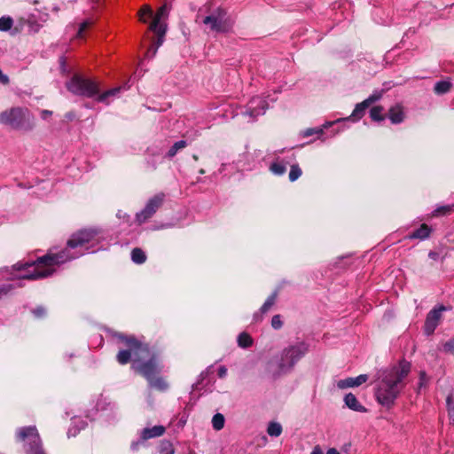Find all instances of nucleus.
Instances as JSON below:
<instances>
[{"label": "nucleus", "instance_id": "obj_25", "mask_svg": "<svg viewBox=\"0 0 454 454\" xmlns=\"http://www.w3.org/2000/svg\"><path fill=\"white\" fill-rule=\"evenodd\" d=\"M13 20L10 16H3L0 18V31L8 32L12 30Z\"/></svg>", "mask_w": 454, "mask_h": 454}, {"label": "nucleus", "instance_id": "obj_36", "mask_svg": "<svg viewBox=\"0 0 454 454\" xmlns=\"http://www.w3.org/2000/svg\"><path fill=\"white\" fill-rule=\"evenodd\" d=\"M93 23V20H90V19H88L86 20H84L82 23H81L80 25V27H79V30L77 32V37H82V33L83 31L89 27L90 26H91Z\"/></svg>", "mask_w": 454, "mask_h": 454}, {"label": "nucleus", "instance_id": "obj_37", "mask_svg": "<svg viewBox=\"0 0 454 454\" xmlns=\"http://www.w3.org/2000/svg\"><path fill=\"white\" fill-rule=\"evenodd\" d=\"M271 326L276 330L280 329L283 326V321L279 315H275L272 317Z\"/></svg>", "mask_w": 454, "mask_h": 454}, {"label": "nucleus", "instance_id": "obj_58", "mask_svg": "<svg viewBox=\"0 0 454 454\" xmlns=\"http://www.w3.org/2000/svg\"><path fill=\"white\" fill-rule=\"evenodd\" d=\"M85 427V423L82 422L81 428H83Z\"/></svg>", "mask_w": 454, "mask_h": 454}, {"label": "nucleus", "instance_id": "obj_55", "mask_svg": "<svg viewBox=\"0 0 454 454\" xmlns=\"http://www.w3.org/2000/svg\"><path fill=\"white\" fill-rule=\"evenodd\" d=\"M72 430H73L72 428H70L68 430V432H67L68 436H71V435L74 436L75 435L76 432L72 433Z\"/></svg>", "mask_w": 454, "mask_h": 454}, {"label": "nucleus", "instance_id": "obj_48", "mask_svg": "<svg viewBox=\"0 0 454 454\" xmlns=\"http://www.w3.org/2000/svg\"><path fill=\"white\" fill-rule=\"evenodd\" d=\"M310 454H324L321 447L319 445H317L313 448Z\"/></svg>", "mask_w": 454, "mask_h": 454}, {"label": "nucleus", "instance_id": "obj_19", "mask_svg": "<svg viewBox=\"0 0 454 454\" xmlns=\"http://www.w3.org/2000/svg\"><path fill=\"white\" fill-rule=\"evenodd\" d=\"M430 232L431 229L427 224L423 223L418 230L409 235V239H419L423 240L429 237Z\"/></svg>", "mask_w": 454, "mask_h": 454}, {"label": "nucleus", "instance_id": "obj_47", "mask_svg": "<svg viewBox=\"0 0 454 454\" xmlns=\"http://www.w3.org/2000/svg\"><path fill=\"white\" fill-rule=\"evenodd\" d=\"M52 114V112L50 110H43L41 111V117L45 120Z\"/></svg>", "mask_w": 454, "mask_h": 454}, {"label": "nucleus", "instance_id": "obj_3", "mask_svg": "<svg viewBox=\"0 0 454 454\" xmlns=\"http://www.w3.org/2000/svg\"><path fill=\"white\" fill-rule=\"evenodd\" d=\"M411 363L402 360L378 372L375 397L382 406L390 408L405 386V380L411 372Z\"/></svg>", "mask_w": 454, "mask_h": 454}, {"label": "nucleus", "instance_id": "obj_14", "mask_svg": "<svg viewBox=\"0 0 454 454\" xmlns=\"http://www.w3.org/2000/svg\"><path fill=\"white\" fill-rule=\"evenodd\" d=\"M166 431V428L163 426H154L153 427H145L140 432V439L142 442L146 440L160 437Z\"/></svg>", "mask_w": 454, "mask_h": 454}, {"label": "nucleus", "instance_id": "obj_50", "mask_svg": "<svg viewBox=\"0 0 454 454\" xmlns=\"http://www.w3.org/2000/svg\"><path fill=\"white\" fill-rule=\"evenodd\" d=\"M428 256H429V258H431L433 260H437L439 257V254L436 252L431 251V252H429Z\"/></svg>", "mask_w": 454, "mask_h": 454}, {"label": "nucleus", "instance_id": "obj_4", "mask_svg": "<svg viewBox=\"0 0 454 454\" xmlns=\"http://www.w3.org/2000/svg\"><path fill=\"white\" fill-rule=\"evenodd\" d=\"M308 351L309 345L304 341L291 344L267 363L266 372L273 379L286 375L294 370Z\"/></svg>", "mask_w": 454, "mask_h": 454}, {"label": "nucleus", "instance_id": "obj_5", "mask_svg": "<svg viewBox=\"0 0 454 454\" xmlns=\"http://www.w3.org/2000/svg\"><path fill=\"white\" fill-rule=\"evenodd\" d=\"M66 87L69 92L76 96L85 98H93L97 96V101L109 105L111 98L118 97L121 88L116 87L99 93V83L92 79L85 78L79 74H74L67 83Z\"/></svg>", "mask_w": 454, "mask_h": 454}, {"label": "nucleus", "instance_id": "obj_11", "mask_svg": "<svg viewBox=\"0 0 454 454\" xmlns=\"http://www.w3.org/2000/svg\"><path fill=\"white\" fill-rule=\"evenodd\" d=\"M445 309V307L441 306L438 309H432L427 314L424 326L425 333L427 335H430L434 332L442 317V312L444 311Z\"/></svg>", "mask_w": 454, "mask_h": 454}, {"label": "nucleus", "instance_id": "obj_41", "mask_svg": "<svg viewBox=\"0 0 454 454\" xmlns=\"http://www.w3.org/2000/svg\"><path fill=\"white\" fill-rule=\"evenodd\" d=\"M444 349L448 352L454 353V339L445 343Z\"/></svg>", "mask_w": 454, "mask_h": 454}, {"label": "nucleus", "instance_id": "obj_30", "mask_svg": "<svg viewBox=\"0 0 454 454\" xmlns=\"http://www.w3.org/2000/svg\"><path fill=\"white\" fill-rule=\"evenodd\" d=\"M185 146H186V142L184 140H179V141L176 142L168 150V154H167L168 157H169V158L174 157L179 150L184 149Z\"/></svg>", "mask_w": 454, "mask_h": 454}, {"label": "nucleus", "instance_id": "obj_8", "mask_svg": "<svg viewBox=\"0 0 454 454\" xmlns=\"http://www.w3.org/2000/svg\"><path fill=\"white\" fill-rule=\"evenodd\" d=\"M49 15L46 12H41L35 10V12L29 13L27 17H21L18 20L19 27H15L11 31L12 35L18 34L23 27H27V32L29 34H36L43 27L48 20Z\"/></svg>", "mask_w": 454, "mask_h": 454}, {"label": "nucleus", "instance_id": "obj_52", "mask_svg": "<svg viewBox=\"0 0 454 454\" xmlns=\"http://www.w3.org/2000/svg\"><path fill=\"white\" fill-rule=\"evenodd\" d=\"M326 454H340V452L335 448H330Z\"/></svg>", "mask_w": 454, "mask_h": 454}, {"label": "nucleus", "instance_id": "obj_6", "mask_svg": "<svg viewBox=\"0 0 454 454\" xmlns=\"http://www.w3.org/2000/svg\"><path fill=\"white\" fill-rule=\"evenodd\" d=\"M0 123L23 132H29L35 127L33 114L28 108L22 106H12L1 112Z\"/></svg>", "mask_w": 454, "mask_h": 454}, {"label": "nucleus", "instance_id": "obj_45", "mask_svg": "<svg viewBox=\"0 0 454 454\" xmlns=\"http://www.w3.org/2000/svg\"><path fill=\"white\" fill-rule=\"evenodd\" d=\"M341 121H344L343 119H338L334 121H326L325 124H323L320 128H324V130L330 128L331 126H333L334 123L336 122H340Z\"/></svg>", "mask_w": 454, "mask_h": 454}, {"label": "nucleus", "instance_id": "obj_38", "mask_svg": "<svg viewBox=\"0 0 454 454\" xmlns=\"http://www.w3.org/2000/svg\"><path fill=\"white\" fill-rule=\"evenodd\" d=\"M152 10L151 8L148 6V5H145L141 10H140V12H139V16H140V20L143 21V22H145L146 20L143 18V16L145 14H148L149 16L152 15Z\"/></svg>", "mask_w": 454, "mask_h": 454}, {"label": "nucleus", "instance_id": "obj_49", "mask_svg": "<svg viewBox=\"0 0 454 454\" xmlns=\"http://www.w3.org/2000/svg\"><path fill=\"white\" fill-rule=\"evenodd\" d=\"M262 315H263V314H262V313H261V310H259L258 312H255V313L254 314V321H256V322H257V321H261V320H262Z\"/></svg>", "mask_w": 454, "mask_h": 454}, {"label": "nucleus", "instance_id": "obj_10", "mask_svg": "<svg viewBox=\"0 0 454 454\" xmlns=\"http://www.w3.org/2000/svg\"><path fill=\"white\" fill-rule=\"evenodd\" d=\"M268 107L267 102L259 96L252 98L247 105L246 110L242 113L244 116L249 117L251 121L265 114Z\"/></svg>", "mask_w": 454, "mask_h": 454}, {"label": "nucleus", "instance_id": "obj_13", "mask_svg": "<svg viewBox=\"0 0 454 454\" xmlns=\"http://www.w3.org/2000/svg\"><path fill=\"white\" fill-rule=\"evenodd\" d=\"M367 380L368 376L366 374H360L359 376L355 378H347L344 380H340L337 382V387L340 389L355 387L366 382Z\"/></svg>", "mask_w": 454, "mask_h": 454}, {"label": "nucleus", "instance_id": "obj_29", "mask_svg": "<svg viewBox=\"0 0 454 454\" xmlns=\"http://www.w3.org/2000/svg\"><path fill=\"white\" fill-rule=\"evenodd\" d=\"M382 112H383V107L374 106L370 110V117L375 121H383L385 116L382 114Z\"/></svg>", "mask_w": 454, "mask_h": 454}, {"label": "nucleus", "instance_id": "obj_43", "mask_svg": "<svg viewBox=\"0 0 454 454\" xmlns=\"http://www.w3.org/2000/svg\"><path fill=\"white\" fill-rule=\"evenodd\" d=\"M449 210H450L449 207H441L436 208L434 211L433 215H438L440 214H444V213L448 212Z\"/></svg>", "mask_w": 454, "mask_h": 454}, {"label": "nucleus", "instance_id": "obj_32", "mask_svg": "<svg viewBox=\"0 0 454 454\" xmlns=\"http://www.w3.org/2000/svg\"><path fill=\"white\" fill-rule=\"evenodd\" d=\"M301 169L297 164L292 165L288 175L289 180L291 182L296 181L301 176Z\"/></svg>", "mask_w": 454, "mask_h": 454}, {"label": "nucleus", "instance_id": "obj_39", "mask_svg": "<svg viewBox=\"0 0 454 454\" xmlns=\"http://www.w3.org/2000/svg\"><path fill=\"white\" fill-rule=\"evenodd\" d=\"M174 448L170 443L163 445L160 450V454H174Z\"/></svg>", "mask_w": 454, "mask_h": 454}, {"label": "nucleus", "instance_id": "obj_28", "mask_svg": "<svg viewBox=\"0 0 454 454\" xmlns=\"http://www.w3.org/2000/svg\"><path fill=\"white\" fill-rule=\"evenodd\" d=\"M446 405L448 416L452 424H454V396L452 394L449 395L446 398Z\"/></svg>", "mask_w": 454, "mask_h": 454}, {"label": "nucleus", "instance_id": "obj_34", "mask_svg": "<svg viewBox=\"0 0 454 454\" xmlns=\"http://www.w3.org/2000/svg\"><path fill=\"white\" fill-rule=\"evenodd\" d=\"M382 97V90H375L373 93L369 96L366 99H364V102L370 106L374 102L380 100Z\"/></svg>", "mask_w": 454, "mask_h": 454}, {"label": "nucleus", "instance_id": "obj_42", "mask_svg": "<svg viewBox=\"0 0 454 454\" xmlns=\"http://www.w3.org/2000/svg\"><path fill=\"white\" fill-rule=\"evenodd\" d=\"M33 313L35 317H41L45 314V309L43 307H38L33 310Z\"/></svg>", "mask_w": 454, "mask_h": 454}, {"label": "nucleus", "instance_id": "obj_35", "mask_svg": "<svg viewBox=\"0 0 454 454\" xmlns=\"http://www.w3.org/2000/svg\"><path fill=\"white\" fill-rule=\"evenodd\" d=\"M428 377L425 372H420L419 373V380L418 386V391L419 392L422 388L426 387L428 384Z\"/></svg>", "mask_w": 454, "mask_h": 454}, {"label": "nucleus", "instance_id": "obj_21", "mask_svg": "<svg viewBox=\"0 0 454 454\" xmlns=\"http://www.w3.org/2000/svg\"><path fill=\"white\" fill-rule=\"evenodd\" d=\"M131 260L137 264H142L146 260L145 252L140 248H134L131 251Z\"/></svg>", "mask_w": 454, "mask_h": 454}, {"label": "nucleus", "instance_id": "obj_20", "mask_svg": "<svg viewBox=\"0 0 454 454\" xmlns=\"http://www.w3.org/2000/svg\"><path fill=\"white\" fill-rule=\"evenodd\" d=\"M270 170L276 176H282L286 171V166L283 162L277 160L271 163L270 166Z\"/></svg>", "mask_w": 454, "mask_h": 454}, {"label": "nucleus", "instance_id": "obj_46", "mask_svg": "<svg viewBox=\"0 0 454 454\" xmlns=\"http://www.w3.org/2000/svg\"><path fill=\"white\" fill-rule=\"evenodd\" d=\"M0 82L3 84H7L9 82V78L6 74H4L0 69Z\"/></svg>", "mask_w": 454, "mask_h": 454}, {"label": "nucleus", "instance_id": "obj_51", "mask_svg": "<svg viewBox=\"0 0 454 454\" xmlns=\"http://www.w3.org/2000/svg\"><path fill=\"white\" fill-rule=\"evenodd\" d=\"M163 37H164V35H158V40H157V44L155 47L159 48L162 43H163Z\"/></svg>", "mask_w": 454, "mask_h": 454}, {"label": "nucleus", "instance_id": "obj_16", "mask_svg": "<svg viewBox=\"0 0 454 454\" xmlns=\"http://www.w3.org/2000/svg\"><path fill=\"white\" fill-rule=\"evenodd\" d=\"M388 118L393 124H399L404 120V112L403 106L395 105L389 109Z\"/></svg>", "mask_w": 454, "mask_h": 454}, {"label": "nucleus", "instance_id": "obj_24", "mask_svg": "<svg viewBox=\"0 0 454 454\" xmlns=\"http://www.w3.org/2000/svg\"><path fill=\"white\" fill-rule=\"evenodd\" d=\"M267 433L270 436L278 437L282 433V426L278 422H270L268 425Z\"/></svg>", "mask_w": 454, "mask_h": 454}, {"label": "nucleus", "instance_id": "obj_22", "mask_svg": "<svg viewBox=\"0 0 454 454\" xmlns=\"http://www.w3.org/2000/svg\"><path fill=\"white\" fill-rule=\"evenodd\" d=\"M451 88V83L448 81L437 82L434 85V92L442 95L447 93Z\"/></svg>", "mask_w": 454, "mask_h": 454}, {"label": "nucleus", "instance_id": "obj_23", "mask_svg": "<svg viewBox=\"0 0 454 454\" xmlns=\"http://www.w3.org/2000/svg\"><path fill=\"white\" fill-rule=\"evenodd\" d=\"M225 419L221 413H216L212 418V427L215 430L219 431L224 427Z\"/></svg>", "mask_w": 454, "mask_h": 454}, {"label": "nucleus", "instance_id": "obj_56", "mask_svg": "<svg viewBox=\"0 0 454 454\" xmlns=\"http://www.w3.org/2000/svg\"><path fill=\"white\" fill-rule=\"evenodd\" d=\"M117 216L121 218L122 216V214H121V212H118Z\"/></svg>", "mask_w": 454, "mask_h": 454}, {"label": "nucleus", "instance_id": "obj_17", "mask_svg": "<svg viewBox=\"0 0 454 454\" xmlns=\"http://www.w3.org/2000/svg\"><path fill=\"white\" fill-rule=\"evenodd\" d=\"M165 195L163 193H158L152 197L145 206L151 212L155 214V212L160 208L164 201Z\"/></svg>", "mask_w": 454, "mask_h": 454}, {"label": "nucleus", "instance_id": "obj_9", "mask_svg": "<svg viewBox=\"0 0 454 454\" xmlns=\"http://www.w3.org/2000/svg\"><path fill=\"white\" fill-rule=\"evenodd\" d=\"M202 22L211 31L216 33L227 32L231 27V23L228 20L225 11L221 8L215 9L212 13L206 16L202 20Z\"/></svg>", "mask_w": 454, "mask_h": 454}, {"label": "nucleus", "instance_id": "obj_2", "mask_svg": "<svg viewBox=\"0 0 454 454\" xmlns=\"http://www.w3.org/2000/svg\"><path fill=\"white\" fill-rule=\"evenodd\" d=\"M118 338L127 347L117 354L118 363L126 364L132 361V368L147 380L150 387L161 392L167 391L168 382L163 377L157 376L162 369L159 354L132 336L118 334Z\"/></svg>", "mask_w": 454, "mask_h": 454}, {"label": "nucleus", "instance_id": "obj_53", "mask_svg": "<svg viewBox=\"0 0 454 454\" xmlns=\"http://www.w3.org/2000/svg\"><path fill=\"white\" fill-rule=\"evenodd\" d=\"M139 444H140V442H133V443L131 444V448H132V450H137V448H138V445H139Z\"/></svg>", "mask_w": 454, "mask_h": 454}, {"label": "nucleus", "instance_id": "obj_54", "mask_svg": "<svg viewBox=\"0 0 454 454\" xmlns=\"http://www.w3.org/2000/svg\"><path fill=\"white\" fill-rule=\"evenodd\" d=\"M74 117V114L73 113H67L66 114V118L68 120H72Z\"/></svg>", "mask_w": 454, "mask_h": 454}, {"label": "nucleus", "instance_id": "obj_57", "mask_svg": "<svg viewBox=\"0 0 454 454\" xmlns=\"http://www.w3.org/2000/svg\"><path fill=\"white\" fill-rule=\"evenodd\" d=\"M200 174H204V173H205L204 169H200Z\"/></svg>", "mask_w": 454, "mask_h": 454}, {"label": "nucleus", "instance_id": "obj_27", "mask_svg": "<svg viewBox=\"0 0 454 454\" xmlns=\"http://www.w3.org/2000/svg\"><path fill=\"white\" fill-rule=\"evenodd\" d=\"M154 214L147 209L145 207L136 215L137 222L141 224L151 218Z\"/></svg>", "mask_w": 454, "mask_h": 454}, {"label": "nucleus", "instance_id": "obj_33", "mask_svg": "<svg viewBox=\"0 0 454 454\" xmlns=\"http://www.w3.org/2000/svg\"><path fill=\"white\" fill-rule=\"evenodd\" d=\"M324 134V128H309L301 132L303 137H308L313 135L321 136Z\"/></svg>", "mask_w": 454, "mask_h": 454}, {"label": "nucleus", "instance_id": "obj_31", "mask_svg": "<svg viewBox=\"0 0 454 454\" xmlns=\"http://www.w3.org/2000/svg\"><path fill=\"white\" fill-rule=\"evenodd\" d=\"M276 296H277V294L274 293L270 296L268 297V299L265 301V302L262 304V306L260 309L262 314H265L271 309V307L275 303Z\"/></svg>", "mask_w": 454, "mask_h": 454}, {"label": "nucleus", "instance_id": "obj_12", "mask_svg": "<svg viewBox=\"0 0 454 454\" xmlns=\"http://www.w3.org/2000/svg\"><path fill=\"white\" fill-rule=\"evenodd\" d=\"M168 9L166 4L161 6L155 17L152 24L150 25V29L153 31L155 34L163 35L166 33V24L161 22V19L165 18L168 15Z\"/></svg>", "mask_w": 454, "mask_h": 454}, {"label": "nucleus", "instance_id": "obj_18", "mask_svg": "<svg viewBox=\"0 0 454 454\" xmlns=\"http://www.w3.org/2000/svg\"><path fill=\"white\" fill-rule=\"evenodd\" d=\"M368 107H369V106L364 100L363 102L357 104L355 106V109L353 110V112L349 117L343 118V120L348 121V120L353 119L354 121H358L364 116V112Z\"/></svg>", "mask_w": 454, "mask_h": 454}, {"label": "nucleus", "instance_id": "obj_1", "mask_svg": "<svg viewBox=\"0 0 454 454\" xmlns=\"http://www.w3.org/2000/svg\"><path fill=\"white\" fill-rule=\"evenodd\" d=\"M103 239L102 232L94 229L81 230L74 233L68 239L67 247L57 252L51 249L44 256L39 257L35 262L21 263L13 266L16 272L11 273L8 279L15 284L0 285V299L6 295L12 289L20 286L22 279H39L51 276L58 267L73 259H76L86 253H94Z\"/></svg>", "mask_w": 454, "mask_h": 454}, {"label": "nucleus", "instance_id": "obj_40", "mask_svg": "<svg viewBox=\"0 0 454 454\" xmlns=\"http://www.w3.org/2000/svg\"><path fill=\"white\" fill-rule=\"evenodd\" d=\"M157 50H158V48H157V47H155V46H151V47L148 49V51H147V52H146V54H145V57H146V58H148V59H152V58H153V57L155 56L156 52H157Z\"/></svg>", "mask_w": 454, "mask_h": 454}, {"label": "nucleus", "instance_id": "obj_15", "mask_svg": "<svg viewBox=\"0 0 454 454\" xmlns=\"http://www.w3.org/2000/svg\"><path fill=\"white\" fill-rule=\"evenodd\" d=\"M344 403L350 410L357 412H365L366 408L362 405L355 395L348 393L344 396Z\"/></svg>", "mask_w": 454, "mask_h": 454}, {"label": "nucleus", "instance_id": "obj_26", "mask_svg": "<svg viewBox=\"0 0 454 454\" xmlns=\"http://www.w3.org/2000/svg\"><path fill=\"white\" fill-rule=\"evenodd\" d=\"M238 344L239 347L244 348H249L253 344V340L249 334H247L246 333H241L238 336Z\"/></svg>", "mask_w": 454, "mask_h": 454}, {"label": "nucleus", "instance_id": "obj_7", "mask_svg": "<svg viewBox=\"0 0 454 454\" xmlns=\"http://www.w3.org/2000/svg\"><path fill=\"white\" fill-rule=\"evenodd\" d=\"M18 442H25L27 454H45L35 426L19 427L16 431Z\"/></svg>", "mask_w": 454, "mask_h": 454}, {"label": "nucleus", "instance_id": "obj_44", "mask_svg": "<svg viewBox=\"0 0 454 454\" xmlns=\"http://www.w3.org/2000/svg\"><path fill=\"white\" fill-rule=\"evenodd\" d=\"M227 375V368L225 366H220L218 369V376L219 378H224Z\"/></svg>", "mask_w": 454, "mask_h": 454}]
</instances>
